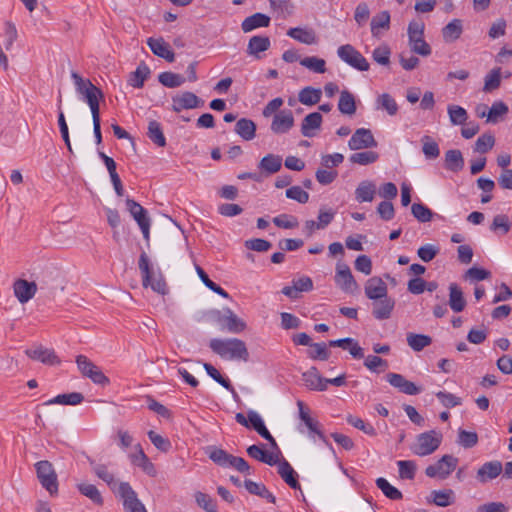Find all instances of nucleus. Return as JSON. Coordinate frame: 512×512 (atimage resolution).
<instances>
[{"label":"nucleus","instance_id":"1","mask_svg":"<svg viewBox=\"0 0 512 512\" xmlns=\"http://www.w3.org/2000/svg\"><path fill=\"white\" fill-rule=\"evenodd\" d=\"M211 350L221 358L247 361L249 352L244 341L238 338L212 339L209 343Z\"/></svg>","mask_w":512,"mask_h":512},{"label":"nucleus","instance_id":"2","mask_svg":"<svg viewBox=\"0 0 512 512\" xmlns=\"http://www.w3.org/2000/svg\"><path fill=\"white\" fill-rule=\"evenodd\" d=\"M139 269L142 275L143 287H151V289L161 295L168 293L167 284L160 272L156 273L150 266L149 258L145 252H142L139 257Z\"/></svg>","mask_w":512,"mask_h":512},{"label":"nucleus","instance_id":"3","mask_svg":"<svg viewBox=\"0 0 512 512\" xmlns=\"http://www.w3.org/2000/svg\"><path fill=\"white\" fill-rule=\"evenodd\" d=\"M424 23L412 21L408 25L409 47L413 53L427 57L431 54L430 45L424 40Z\"/></svg>","mask_w":512,"mask_h":512},{"label":"nucleus","instance_id":"4","mask_svg":"<svg viewBox=\"0 0 512 512\" xmlns=\"http://www.w3.org/2000/svg\"><path fill=\"white\" fill-rule=\"evenodd\" d=\"M442 441V434L435 430L421 433L417 436L416 442L410 447L417 456H427L438 449Z\"/></svg>","mask_w":512,"mask_h":512},{"label":"nucleus","instance_id":"5","mask_svg":"<svg viewBox=\"0 0 512 512\" xmlns=\"http://www.w3.org/2000/svg\"><path fill=\"white\" fill-rule=\"evenodd\" d=\"M36 474L42 487L45 488L51 496L58 492V479L56 471L51 462L47 460L39 461L35 464Z\"/></svg>","mask_w":512,"mask_h":512},{"label":"nucleus","instance_id":"6","mask_svg":"<svg viewBox=\"0 0 512 512\" xmlns=\"http://www.w3.org/2000/svg\"><path fill=\"white\" fill-rule=\"evenodd\" d=\"M71 78L74 82L75 89L78 94H80L84 100L89 103L96 99H103V92L96 87L89 79L83 78L80 74L75 71H72Z\"/></svg>","mask_w":512,"mask_h":512},{"label":"nucleus","instance_id":"7","mask_svg":"<svg viewBox=\"0 0 512 512\" xmlns=\"http://www.w3.org/2000/svg\"><path fill=\"white\" fill-rule=\"evenodd\" d=\"M337 55L342 61L359 71H367L370 67L365 57L350 44L340 46L337 49Z\"/></svg>","mask_w":512,"mask_h":512},{"label":"nucleus","instance_id":"8","mask_svg":"<svg viewBox=\"0 0 512 512\" xmlns=\"http://www.w3.org/2000/svg\"><path fill=\"white\" fill-rule=\"evenodd\" d=\"M76 364L84 377L91 379L95 384L107 385L109 379L104 373L97 367L90 359L84 355H78L76 357Z\"/></svg>","mask_w":512,"mask_h":512},{"label":"nucleus","instance_id":"9","mask_svg":"<svg viewBox=\"0 0 512 512\" xmlns=\"http://www.w3.org/2000/svg\"><path fill=\"white\" fill-rule=\"evenodd\" d=\"M123 499L126 512H147L144 504L138 499L137 494L127 482H121L116 490Z\"/></svg>","mask_w":512,"mask_h":512},{"label":"nucleus","instance_id":"10","mask_svg":"<svg viewBox=\"0 0 512 512\" xmlns=\"http://www.w3.org/2000/svg\"><path fill=\"white\" fill-rule=\"evenodd\" d=\"M458 459L452 455H444L435 464L425 469V474L430 478L438 477L446 479L456 468Z\"/></svg>","mask_w":512,"mask_h":512},{"label":"nucleus","instance_id":"11","mask_svg":"<svg viewBox=\"0 0 512 512\" xmlns=\"http://www.w3.org/2000/svg\"><path fill=\"white\" fill-rule=\"evenodd\" d=\"M334 278L336 285L344 292L352 293L358 289V284L354 279L349 266L342 261H339L336 264V273Z\"/></svg>","mask_w":512,"mask_h":512},{"label":"nucleus","instance_id":"12","mask_svg":"<svg viewBox=\"0 0 512 512\" xmlns=\"http://www.w3.org/2000/svg\"><path fill=\"white\" fill-rule=\"evenodd\" d=\"M376 146L377 141L371 130L366 128L357 129L348 141V147L354 151L374 148Z\"/></svg>","mask_w":512,"mask_h":512},{"label":"nucleus","instance_id":"13","mask_svg":"<svg viewBox=\"0 0 512 512\" xmlns=\"http://www.w3.org/2000/svg\"><path fill=\"white\" fill-rule=\"evenodd\" d=\"M203 104V101L193 92L185 91L172 97V110L176 113L184 109H194Z\"/></svg>","mask_w":512,"mask_h":512},{"label":"nucleus","instance_id":"14","mask_svg":"<svg viewBox=\"0 0 512 512\" xmlns=\"http://www.w3.org/2000/svg\"><path fill=\"white\" fill-rule=\"evenodd\" d=\"M294 126V117L290 110L277 112L272 119L270 129L274 134L287 133Z\"/></svg>","mask_w":512,"mask_h":512},{"label":"nucleus","instance_id":"15","mask_svg":"<svg viewBox=\"0 0 512 512\" xmlns=\"http://www.w3.org/2000/svg\"><path fill=\"white\" fill-rule=\"evenodd\" d=\"M387 381L391 386L407 395H417L422 390L415 383L407 380L403 375L398 373H388Z\"/></svg>","mask_w":512,"mask_h":512},{"label":"nucleus","instance_id":"16","mask_svg":"<svg viewBox=\"0 0 512 512\" xmlns=\"http://www.w3.org/2000/svg\"><path fill=\"white\" fill-rule=\"evenodd\" d=\"M13 292L18 301L24 304L35 296L37 292V284L25 279H17L13 283Z\"/></svg>","mask_w":512,"mask_h":512},{"label":"nucleus","instance_id":"17","mask_svg":"<svg viewBox=\"0 0 512 512\" xmlns=\"http://www.w3.org/2000/svg\"><path fill=\"white\" fill-rule=\"evenodd\" d=\"M365 295L370 300H378L388 296L386 283L378 276L369 278L365 283Z\"/></svg>","mask_w":512,"mask_h":512},{"label":"nucleus","instance_id":"18","mask_svg":"<svg viewBox=\"0 0 512 512\" xmlns=\"http://www.w3.org/2000/svg\"><path fill=\"white\" fill-rule=\"evenodd\" d=\"M503 470V466L500 461H489L484 463L476 473V479L479 483L485 484L497 478Z\"/></svg>","mask_w":512,"mask_h":512},{"label":"nucleus","instance_id":"19","mask_svg":"<svg viewBox=\"0 0 512 512\" xmlns=\"http://www.w3.org/2000/svg\"><path fill=\"white\" fill-rule=\"evenodd\" d=\"M147 45L156 56L161 57L168 62L174 61V52L170 48V45L163 38L151 37L147 40Z\"/></svg>","mask_w":512,"mask_h":512},{"label":"nucleus","instance_id":"20","mask_svg":"<svg viewBox=\"0 0 512 512\" xmlns=\"http://www.w3.org/2000/svg\"><path fill=\"white\" fill-rule=\"evenodd\" d=\"M303 381L307 388L316 391H325L327 389V381L318 372L317 368L311 367L302 374Z\"/></svg>","mask_w":512,"mask_h":512},{"label":"nucleus","instance_id":"21","mask_svg":"<svg viewBox=\"0 0 512 512\" xmlns=\"http://www.w3.org/2000/svg\"><path fill=\"white\" fill-rule=\"evenodd\" d=\"M395 301L389 296L373 302V316L378 320L388 319L394 309Z\"/></svg>","mask_w":512,"mask_h":512},{"label":"nucleus","instance_id":"22","mask_svg":"<svg viewBox=\"0 0 512 512\" xmlns=\"http://www.w3.org/2000/svg\"><path fill=\"white\" fill-rule=\"evenodd\" d=\"M26 355L33 360H37L48 365H55L60 363L59 358L53 350L41 346L26 350Z\"/></svg>","mask_w":512,"mask_h":512},{"label":"nucleus","instance_id":"23","mask_svg":"<svg viewBox=\"0 0 512 512\" xmlns=\"http://www.w3.org/2000/svg\"><path fill=\"white\" fill-rule=\"evenodd\" d=\"M322 124V115L319 112H313L306 115L301 124V133L304 137H313Z\"/></svg>","mask_w":512,"mask_h":512},{"label":"nucleus","instance_id":"24","mask_svg":"<svg viewBox=\"0 0 512 512\" xmlns=\"http://www.w3.org/2000/svg\"><path fill=\"white\" fill-rule=\"evenodd\" d=\"M247 454L260 462L273 466L278 463V455L264 450L261 446L251 445L247 448Z\"/></svg>","mask_w":512,"mask_h":512},{"label":"nucleus","instance_id":"25","mask_svg":"<svg viewBox=\"0 0 512 512\" xmlns=\"http://www.w3.org/2000/svg\"><path fill=\"white\" fill-rule=\"evenodd\" d=\"M390 19V14L386 10L374 15L370 23L372 35L376 38H379L381 36V30H389Z\"/></svg>","mask_w":512,"mask_h":512},{"label":"nucleus","instance_id":"26","mask_svg":"<svg viewBox=\"0 0 512 512\" xmlns=\"http://www.w3.org/2000/svg\"><path fill=\"white\" fill-rule=\"evenodd\" d=\"M287 35L294 40L306 45H312L317 42V37L313 29L300 27L290 28L287 31Z\"/></svg>","mask_w":512,"mask_h":512},{"label":"nucleus","instance_id":"27","mask_svg":"<svg viewBox=\"0 0 512 512\" xmlns=\"http://www.w3.org/2000/svg\"><path fill=\"white\" fill-rule=\"evenodd\" d=\"M449 306L456 313L463 311L466 306L463 292L456 283L449 285Z\"/></svg>","mask_w":512,"mask_h":512},{"label":"nucleus","instance_id":"28","mask_svg":"<svg viewBox=\"0 0 512 512\" xmlns=\"http://www.w3.org/2000/svg\"><path fill=\"white\" fill-rule=\"evenodd\" d=\"M270 24V17L263 13H255L245 18L241 24V28L245 33L259 27H268Z\"/></svg>","mask_w":512,"mask_h":512},{"label":"nucleus","instance_id":"29","mask_svg":"<svg viewBox=\"0 0 512 512\" xmlns=\"http://www.w3.org/2000/svg\"><path fill=\"white\" fill-rule=\"evenodd\" d=\"M249 422L252 427L266 440H268L273 447H277V443L270 432L267 430L266 426L260 415L255 411L248 412Z\"/></svg>","mask_w":512,"mask_h":512},{"label":"nucleus","instance_id":"30","mask_svg":"<svg viewBox=\"0 0 512 512\" xmlns=\"http://www.w3.org/2000/svg\"><path fill=\"white\" fill-rule=\"evenodd\" d=\"M463 25L460 19H453L442 29V37L446 43H452L460 38Z\"/></svg>","mask_w":512,"mask_h":512},{"label":"nucleus","instance_id":"31","mask_svg":"<svg viewBox=\"0 0 512 512\" xmlns=\"http://www.w3.org/2000/svg\"><path fill=\"white\" fill-rule=\"evenodd\" d=\"M235 132L244 140L250 141L256 135V124L247 118H241L236 122Z\"/></svg>","mask_w":512,"mask_h":512},{"label":"nucleus","instance_id":"32","mask_svg":"<svg viewBox=\"0 0 512 512\" xmlns=\"http://www.w3.org/2000/svg\"><path fill=\"white\" fill-rule=\"evenodd\" d=\"M270 47V39L266 36H253L250 38L247 46L249 55L260 58L259 54L268 50Z\"/></svg>","mask_w":512,"mask_h":512},{"label":"nucleus","instance_id":"33","mask_svg":"<svg viewBox=\"0 0 512 512\" xmlns=\"http://www.w3.org/2000/svg\"><path fill=\"white\" fill-rule=\"evenodd\" d=\"M126 206L127 210L133 219L137 222L138 226L150 222L147 211L138 202L128 198L126 200Z\"/></svg>","mask_w":512,"mask_h":512},{"label":"nucleus","instance_id":"34","mask_svg":"<svg viewBox=\"0 0 512 512\" xmlns=\"http://www.w3.org/2000/svg\"><path fill=\"white\" fill-rule=\"evenodd\" d=\"M376 193V186L371 181L365 180L359 183L355 190L356 199L359 202H371Z\"/></svg>","mask_w":512,"mask_h":512},{"label":"nucleus","instance_id":"35","mask_svg":"<svg viewBox=\"0 0 512 512\" xmlns=\"http://www.w3.org/2000/svg\"><path fill=\"white\" fill-rule=\"evenodd\" d=\"M338 109L342 114L353 115L356 112V103L354 95L348 90H343L340 93L338 101Z\"/></svg>","mask_w":512,"mask_h":512},{"label":"nucleus","instance_id":"36","mask_svg":"<svg viewBox=\"0 0 512 512\" xmlns=\"http://www.w3.org/2000/svg\"><path fill=\"white\" fill-rule=\"evenodd\" d=\"M322 91L317 88L307 86L298 93V100L303 105L312 106L320 102Z\"/></svg>","mask_w":512,"mask_h":512},{"label":"nucleus","instance_id":"37","mask_svg":"<svg viewBox=\"0 0 512 512\" xmlns=\"http://www.w3.org/2000/svg\"><path fill=\"white\" fill-rule=\"evenodd\" d=\"M282 166V158L279 155L268 154L264 156L260 162L258 167L265 171L267 174H274L281 169Z\"/></svg>","mask_w":512,"mask_h":512},{"label":"nucleus","instance_id":"38","mask_svg":"<svg viewBox=\"0 0 512 512\" xmlns=\"http://www.w3.org/2000/svg\"><path fill=\"white\" fill-rule=\"evenodd\" d=\"M376 108L385 110L390 116H395L399 109L396 100L388 93L380 94L376 98Z\"/></svg>","mask_w":512,"mask_h":512},{"label":"nucleus","instance_id":"39","mask_svg":"<svg viewBox=\"0 0 512 512\" xmlns=\"http://www.w3.org/2000/svg\"><path fill=\"white\" fill-rule=\"evenodd\" d=\"M84 400V396L79 392H72L68 394H60L56 397L46 401L45 405L60 404V405H78Z\"/></svg>","mask_w":512,"mask_h":512},{"label":"nucleus","instance_id":"40","mask_svg":"<svg viewBox=\"0 0 512 512\" xmlns=\"http://www.w3.org/2000/svg\"><path fill=\"white\" fill-rule=\"evenodd\" d=\"M445 166L448 170L458 172L464 166V159L460 150H448L445 153Z\"/></svg>","mask_w":512,"mask_h":512},{"label":"nucleus","instance_id":"41","mask_svg":"<svg viewBox=\"0 0 512 512\" xmlns=\"http://www.w3.org/2000/svg\"><path fill=\"white\" fill-rule=\"evenodd\" d=\"M244 485L250 494L260 496L271 503H275V496L263 484L246 480Z\"/></svg>","mask_w":512,"mask_h":512},{"label":"nucleus","instance_id":"42","mask_svg":"<svg viewBox=\"0 0 512 512\" xmlns=\"http://www.w3.org/2000/svg\"><path fill=\"white\" fill-rule=\"evenodd\" d=\"M431 497L433 503L439 507H447L455 501V494L451 489L432 491Z\"/></svg>","mask_w":512,"mask_h":512},{"label":"nucleus","instance_id":"43","mask_svg":"<svg viewBox=\"0 0 512 512\" xmlns=\"http://www.w3.org/2000/svg\"><path fill=\"white\" fill-rule=\"evenodd\" d=\"M79 492L85 497L89 498L96 505H103V497L98 488L90 483L77 484Z\"/></svg>","mask_w":512,"mask_h":512},{"label":"nucleus","instance_id":"44","mask_svg":"<svg viewBox=\"0 0 512 512\" xmlns=\"http://www.w3.org/2000/svg\"><path fill=\"white\" fill-rule=\"evenodd\" d=\"M223 319L226 322L228 331L232 333H240L246 328V323L240 319L231 309H226Z\"/></svg>","mask_w":512,"mask_h":512},{"label":"nucleus","instance_id":"45","mask_svg":"<svg viewBox=\"0 0 512 512\" xmlns=\"http://www.w3.org/2000/svg\"><path fill=\"white\" fill-rule=\"evenodd\" d=\"M147 135L157 146L164 147L166 145V138L163 134L161 125L156 120H151L149 122Z\"/></svg>","mask_w":512,"mask_h":512},{"label":"nucleus","instance_id":"46","mask_svg":"<svg viewBox=\"0 0 512 512\" xmlns=\"http://www.w3.org/2000/svg\"><path fill=\"white\" fill-rule=\"evenodd\" d=\"M150 70L144 63L140 64L137 69L130 74L128 79L129 85L135 88H141L144 85V81L148 78Z\"/></svg>","mask_w":512,"mask_h":512},{"label":"nucleus","instance_id":"47","mask_svg":"<svg viewBox=\"0 0 512 512\" xmlns=\"http://www.w3.org/2000/svg\"><path fill=\"white\" fill-rule=\"evenodd\" d=\"M278 473L290 487L294 489L299 487V483L296 479V473L287 461H283L279 464Z\"/></svg>","mask_w":512,"mask_h":512},{"label":"nucleus","instance_id":"48","mask_svg":"<svg viewBox=\"0 0 512 512\" xmlns=\"http://www.w3.org/2000/svg\"><path fill=\"white\" fill-rule=\"evenodd\" d=\"M379 159V154L375 151L356 152L349 157L352 164L369 165L375 163Z\"/></svg>","mask_w":512,"mask_h":512},{"label":"nucleus","instance_id":"49","mask_svg":"<svg viewBox=\"0 0 512 512\" xmlns=\"http://www.w3.org/2000/svg\"><path fill=\"white\" fill-rule=\"evenodd\" d=\"M447 112L452 125H464L468 119L467 111L459 105H448Z\"/></svg>","mask_w":512,"mask_h":512},{"label":"nucleus","instance_id":"50","mask_svg":"<svg viewBox=\"0 0 512 512\" xmlns=\"http://www.w3.org/2000/svg\"><path fill=\"white\" fill-rule=\"evenodd\" d=\"M432 342V339L424 334H415L408 333L407 334V343L416 352L423 350L425 347L429 346Z\"/></svg>","mask_w":512,"mask_h":512},{"label":"nucleus","instance_id":"51","mask_svg":"<svg viewBox=\"0 0 512 512\" xmlns=\"http://www.w3.org/2000/svg\"><path fill=\"white\" fill-rule=\"evenodd\" d=\"M376 485L382 493L391 500H400L403 497L402 492L392 486L385 478H378L376 480Z\"/></svg>","mask_w":512,"mask_h":512},{"label":"nucleus","instance_id":"52","mask_svg":"<svg viewBox=\"0 0 512 512\" xmlns=\"http://www.w3.org/2000/svg\"><path fill=\"white\" fill-rule=\"evenodd\" d=\"M159 82L168 88L180 87L184 82L185 78L177 73L173 72H162L158 76Z\"/></svg>","mask_w":512,"mask_h":512},{"label":"nucleus","instance_id":"53","mask_svg":"<svg viewBox=\"0 0 512 512\" xmlns=\"http://www.w3.org/2000/svg\"><path fill=\"white\" fill-rule=\"evenodd\" d=\"M508 110V106L504 102H494L487 113V122L494 124L499 122V120L508 113Z\"/></svg>","mask_w":512,"mask_h":512},{"label":"nucleus","instance_id":"54","mask_svg":"<svg viewBox=\"0 0 512 512\" xmlns=\"http://www.w3.org/2000/svg\"><path fill=\"white\" fill-rule=\"evenodd\" d=\"M501 84V69L500 68H494L492 69L484 79V86L483 91L484 92H492L499 88Z\"/></svg>","mask_w":512,"mask_h":512},{"label":"nucleus","instance_id":"55","mask_svg":"<svg viewBox=\"0 0 512 512\" xmlns=\"http://www.w3.org/2000/svg\"><path fill=\"white\" fill-rule=\"evenodd\" d=\"M208 456L215 464L222 467H229L232 457V455L225 450L216 447L209 448Z\"/></svg>","mask_w":512,"mask_h":512},{"label":"nucleus","instance_id":"56","mask_svg":"<svg viewBox=\"0 0 512 512\" xmlns=\"http://www.w3.org/2000/svg\"><path fill=\"white\" fill-rule=\"evenodd\" d=\"M300 64L303 67H305L315 73H325L326 72L325 60L322 58H318L316 56L305 57L300 60Z\"/></svg>","mask_w":512,"mask_h":512},{"label":"nucleus","instance_id":"57","mask_svg":"<svg viewBox=\"0 0 512 512\" xmlns=\"http://www.w3.org/2000/svg\"><path fill=\"white\" fill-rule=\"evenodd\" d=\"M91 464L97 477L106 482L115 491V487H118L119 484L116 483L114 475L108 471L107 467L103 464Z\"/></svg>","mask_w":512,"mask_h":512},{"label":"nucleus","instance_id":"58","mask_svg":"<svg viewBox=\"0 0 512 512\" xmlns=\"http://www.w3.org/2000/svg\"><path fill=\"white\" fill-rule=\"evenodd\" d=\"M421 142L423 144L422 151L426 158L435 159L439 156V146L430 136H423Z\"/></svg>","mask_w":512,"mask_h":512},{"label":"nucleus","instance_id":"59","mask_svg":"<svg viewBox=\"0 0 512 512\" xmlns=\"http://www.w3.org/2000/svg\"><path fill=\"white\" fill-rule=\"evenodd\" d=\"M203 367L206 370L207 374L211 378H213L217 383H219L225 389H227L230 392H232L233 394H235V390H234L233 386L231 385L230 381L228 379L224 378L214 366H212L209 363H204Z\"/></svg>","mask_w":512,"mask_h":512},{"label":"nucleus","instance_id":"60","mask_svg":"<svg viewBox=\"0 0 512 512\" xmlns=\"http://www.w3.org/2000/svg\"><path fill=\"white\" fill-rule=\"evenodd\" d=\"M457 442L463 448H472L478 443V435L476 432L459 429Z\"/></svg>","mask_w":512,"mask_h":512},{"label":"nucleus","instance_id":"61","mask_svg":"<svg viewBox=\"0 0 512 512\" xmlns=\"http://www.w3.org/2000/svg\"><path fill=\"white\" fill-rule=\"evenodd\" d=\"M412 215L420 222H429L433 217V212L421 203H414L411 206Z\"/></svg>","mask_w":512,"mask_h":512},{"label":"nucleus","instance_id":"62","mask_svg":"<svg viewBox=\"0 0 512 512\" xmlns=\"http://www.w3.org/2000/svg\"><path fill=\"white\" fill-rule=\"evenodd\" d=\"M399 477L401 479H413L416 472V464L411 460H400L397 462Z\"/></svg>","mask_w":512,"mask_h":512},{"label":"nucleus","instance_id":"63","mask_svg":"<svg viewBox=\"0 0 512 512\" xmlns=\"http://www.w3.org/2000/svg\"><path fill=\"white\" fill-rule=\"evenodd\" d=\"M495 144V138L490 133L481 135L475 142V151L481 154L487 153L493 148Z\"/></svg>","mask_w":512,"mask_h":512},{"label":"nucleus","instance_id":"64","mask_svg":"<svg viewBox=\"0 0 512 512\" xmlns=\"http://www.w3.org/2000/svg\"><path fill=\"white\" fill-rule=\"evenodd\" d=\"M194 498L197 505L206 512H213L214 510H216L214 500L208 494L203 493L201 491H196L194 494Z\"/></svg>","mask_w":512,"mask_h":512}]
</instances>
